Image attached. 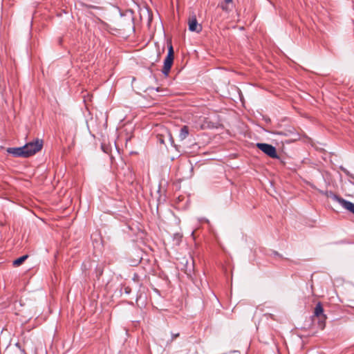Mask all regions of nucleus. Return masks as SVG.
<instances>
[{"label":"nucleus","instance_id":"obj_1","mask_svg":"<svg viewBox=\"0 0 354 354\" xmlns=\"http://www.w3.org/2000/svg\"><path fill=\"white\" fill-rule=\"evenodd\" d=\"M43 147V141L41 140L37 139L33 142L26 144L24 147L26 158L35 155L38 151H41Z\"/></svg>","mask_w":354,"mask_h":354},{"label":"nucleus","instance_id":"obj_2","mask_svg":"<svg viewBox=\"0 0 354 354\" xmlns=\"http://www.w3.org/2000/svg\"><path fill=\"white\" fill-rule=\"evenodd\" d=\"M257 147L271 158L279 159L276 148L267 143H257Z\"/></svg>","mask_w":354,"mask_h":354},{"label":"nucleus","instance_id":"obj_3","mask_svg":"<svg viewBox=\"0 0 354 354\" xmlns=\"http://www.w3.org/2000/svg\"><path fill=\"white\" fill-rule=\"evenodd\" d=\"M174 59V49L171 45H170L168 48V53L164 61V66L162 69V73L165 76H168L169 73L171 70V68L172 66L173 62Z\"/></svg>","mask_w":354,"mask_h":354},{"label":"nucleus","instance_id":"obj_4","mask_svg":"<svg viewBox=\"0 0 354 354\" xmlns=\"http://www.w3.org/2000/svg\"><path fill=\"white\" fill-rule=\"evenodd\" d=\"M314 316L318 318V324L321 329L325 327L326 315L324 313V308L321 302H318L314 309Z\"/></svg>","mask_w":354,"mask_h":354},{"label":"nucleus","instance_id":"obj_5","mask_svg":"<svg viewBox=\"0 0 354 354\" xmlns=\"http://www.w3.org/2000/svg\"><path fill=\"white\" fill-rule=\"evenodd\" d=\"M330 198L333 201L340 204L343 208L354 214V203L348 201L335 194H331Z\"/></svg>","mask_w":354,"mask_h":354},{"label":"nucleus","instance_id":"obj_6","mask_svg":"<svg viewBox=\"0 0 354 354\" xmlns=\"http://www.w3.org/2000/svg\"><path fill=\"white\" fill-rule=\"evenodd\" d=\"M189 30L192 32H200L202 30V26L197 21L195 15L190 16L188 20Z\"/></svg>","mask_w":354,"mask_h":354},{"label":"nucleus","instance_id":"obj_7","mask_svg":"<svg viewBox=\"0 0 354 354\" xmlns=\"http://www.w3.org/2000/svg\"><path fill=\"white\" fill-rule=\"evenodd\" d=\"M6 151L12 154L14 157L18 158H26L25 151L23 147H8L6 149Z\"/></svg>","mask_w":354,"mask_h":354},{"label":"nucleus","instance_id":"obj_8","mask_svg":"<svg viewBox=\"0 0 354 354\" xmlns=\"http://www.w3.org/2000/svg\"><path fill=\"white\" fill-rule=\"evenodd\" d=\"M218 6L225 12H230L233 8V0H223Z\"/></svg>","mask_w":354,"mask_h":354},{"label":"nucleus","instance_id":"obj_9","mask_svg":"<svg viewBox=\"0 0 354 354\" xmlns=\"http://www.w3.org/2000/svg\"><path fill=\"white\" fill-rule=\"evenodd\" d=\"M189 134V128L187 125H183L179 132V138L180 140H184L187 138Z\"/></svg>","mask_w":354,"mask_h":354},{"label":"nucleus","instance_id":"obj_10","mask_svg":"<svg viewBox=\"0 0 354 354\" xmlns=\"http://www.w3.org/2000/svg\"><path fill=\"white\" fill-rule=\"evenodd\" d=\"M28 257V256L27 254L20 257L13 261V265L15 266H19L24 262L26 259H27Z\"/></svg>","mask_w":354,"mask_h":354},{"label":"nucleus","instance_id":"obj_11","mask_svg":"<svg viewBox=\"0 0 354 354\" xmlns=\"http://www.w3.org/2000/svg\"><path fill=\"white\" fill-rule=\"evenodd\" d=\"M180 336V333H171V342H173L174 341L177 337H178Z\"/></svg>","mask_w":354,"mask_h":354},{"label":"nucleus","instance_id":"obj_12","mask_svg":"<svg viewBox=\"0 0 354 354\" xmlns=\"http://www.w3.org/2000/svg\"><path fill=\"white\" fill-rule=\"evenodd\" d=\"M157 138H158V142L160 143V144H165V141H164V139L162 138V135H158L157 136Z\"/></svg>","mask_w":354,"mask_h":354},{"label":"nucleus","instance_id":"obj_13","mask_svg":"<svg viewBox=\"0 0 354 354\" xmlns=\"http://www.w3.org/2000/svg\"><path fill=\"white\" fill-rule=\"evenodd\" d=\"M124 290L126 294H129L131 292V288L129 286L124 287Z\"/></svg>","mask_w":354,"mask_h":354},{"label":"nucleus","instance_id":"obj_14","mask_svg":"<svg viewBox=\"0 0 354 354\" xmlns=\"http://www.w3.org/2000/svg\"><path fill=\"white\" fill-rule=\"evenodd\" d=\"M341 169H342V171H344L346 175H348V176H349V175H350V173H349V171H347V170H346V169H343L342 167H341Z\"/></svg>","mask_w":354,"mask_h":354},{"label":"nucleus","instance_id":"obj_15","mask_svg":"<svg viewBox=\"0 0 354 354\" xmlns=\"http://www.w3.org/2000/svg\"><path fill=\"white\" fill-rule=\"evenodd\" d=\"M102 274V270H100L99 271V274H98V277H100L101 275Z\"/></svg>","mask_w":354,"mask_h":354},{"label":"nucleus","instance_id":"obj_16","mask_svg":"<svg viewBox=\"0 0 354 354\" xmlns=\"http://www.w3.org/2000/svg\"><path fill=\"white\" fill-rule=\"evenodd\" d=\"M102 149H103V151H104V152L108 153V152L106 151V149H105V148H104V145H102Z\"/></svg>","mask_w":354,"mask_h":354},{"label":"nucleus","instance_id":"obj_17","mask_svg":"<svg viewBox=\"0 0 354 354\" xmlns=\"http://www.w3.org/2000/svg\"><path fill=\"white\" fill-rule=\"evenodd\" d=\"M191 270H189V272H191ZM187 274H191L190 273H187Z\"/></svg>","mask_w":354,"mask_h":354}]
</instances>
